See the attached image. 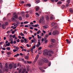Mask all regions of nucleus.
Returning a JSON list of instances; mask_svg holds the SVG:
<instances>
[{"label":"nucleus","mask_w":73,"mask_h":73,"mask_svg":"<svg viewBox=\"0 0 73 73\" xmlns=\"http://www.w3.org/2000/svg\"><path fill=\"white\" fill-rule=\"evenodd\" d=\"M48 51L47 50H44L43 51V54L44 56H47L48 55Z\"/></svg>","instance_id":"1"},{"label":"nucleus","mask_w":73,"mask_h":73,"mask_svg":"<svg viewBox=\"0 0 73 73\" xmlns=\"http://www.w3.org/2000/svg\"><path fill=\"white\" fill-rule=\"evenodd\" d=\"M59 34V33L57 30H55V31H54L52 33V35H55L56 34Z\"/></svg>","instance_id":"2"},{"label":"nucleus","mask_w":73,"mask_h":73,"mask_svg":"<svg viewBox=\"0 0 73 73\" xmlns=\"http://www.w3.org/2000/svg\"><path fill=\"white\" fill-rule=\"evenodd\" d=\"M42 60L45 63H47L48 62V60L46 58H42Z\"/></svg>","instance_id":"3"},{"label":"nucleus","mask_w":73,"mask_h":73,"mask_svg":"<svg viewBox=\"0 0 73 73\" xmlns=\"http://www.w3.org/2000/svg\"><path fill=\"white\" fill-rule=\"evenodd\" d=\"M8 64L7 63H6L5 65V67L4 68V70H5L6 72L8 71Z\"/></svg>","instance_id":"4"},{"label":"nucleus","mask_w":73,"mask_h":73,"mask_svg":"<svg viewBox=\"0 0 73 73\" xmlns=\"http://www.w3.org/2000/svg\"><path fill=\"white\" fill-rule=\"evenodd\" d=\"M17 14L16 13H15L13 14V15L15 18L16 19H17L18 18V16Z\"/></svg>","instance_id":"5"},{"label":"nucleus","mask_w":73,"mask_h":73,"mask_svg":"<svg viewBox=\"0 0 73 73\" xmlns=\"http://www.w3.org/2000/svg\"><path fill=\"white\" fill-rule=\"evenodd\" d=\"M31 41L32 43H33L34 42L35 43H37V40L36 39H35V38H33V40H31Z\"/></svg>","instance_id":"6"},{"label":"nucleus","mask_w":73,"mask_h":73,"mask_svg":"<svg viewBox=\"0 0 73 73\" xmlns=\"http://www.w3.org/2000/svg\"><path fill=\"white\" fill-rule=\"evenodd\" d=\"M9 41L10 42V43L11 44H13V39L12 38H9Z\"/></svg>","instance_id":"7"},{"label":"nucleus","mask_w":73,"mask_h":73,"mask_svg":"<svg viewBox=\"0 0 73 73\" xmlns=\"http://www.w3.org/2000/svg\"><path fill=\"white\" fill-rule=\"evenodd\" d=\"M39 56V54H38L36 56V58H35V61L34 62V63H35L37 61V59H38V57Z\"/></svg>","instance_id":"8"},{"label":"nucleus","mask_w":73,"mask_h":73,"mask_svg":"<svg viewBox=\"0 0 73 73\" xmlns=\"http://www.w3.org/2000/svg\"><path fill=\"white\" fill-rule=\"evenodd\" d=\"M43 29H47L48 27V26L47 25H45L44 26H42Z\"/></svg>","instance_id":"9"},{"label":"nucleus","mask_w":73,"mask_h":73,"mask_svg":"<svg viewBox=\"0 0 73 73\" xmlns=\"http://www.w3.org/2000/svg\"><path fill=\"white\" fill-rule=\"evenodd\" d=\"M9 46H10V42H9L8 44H7L5 45V44L4 45V46H5V47Z\"/></svg>","instance_id":"10"},{"label":"nucleus","mask_w":73,"mask_h":73,"mask_svg":"<svg viewBox=\"0 0 73 73\" xmlns=\"http://www.w3.org/2000/svg\"><path fill=\"white\" fill-rule=\"evenodd\" d=\"M38 65L39 66H41L42 65V61H40L38 62Z\"/></svg>","instance_id":"11"},{"label":"nucleus","mask_w":73,"mask_h":73,"mask_svg":"<svg viewBox=\"0 0 73 73\" xmlns=\"http://www.w3.org/2000/svg\"><path fill=\"white\" fill-rule=\"evenodd\" d=\"M9 68L10 69H11L13 67L12 64H10L9 65Z\"/></svg>","instance_id":"12"},{"label":"nucleus","mask_w":73,"mask_h":73,"mask_svg":"<svg viewBox=\"0 0 73 73\" xmlns=\"http://www.w3.org/2000/svg\"><path fill=\"white\" fill-rule=\"evenodd\" d=\"M14 48H16V50L17 51H18L19 49V48L18 46H14Z\"/></svg>","instance_id":"13"},{"label":"nucleus","mask_w":73,"mask_h":73,"mask_svg":"<svg viewBox=\"0 0 73 73\" xmlns=\"http://www.w3.org/2000/svg\"><path fill=\"white\" fill-rule=\"evenodd\" d=\"M5 26H6L5 25H4V24H3L2 25V28L3 29H6V27H5Z\"/></svg>","instance_id":"14"},{"label":"nucleus","mask_w":73,"mask_h":73,"mask_svg":"<svg viewBox=\"0 0 73 73\" xmlns=\"http://www.w3.org/2000/svg\"><path fill=\"white\" fill-rule=\"evenodd\" d=\"M39 69H40V70H41V71H42V72H44V70H43L42 68L41 67H40Z\"/></svg>","instance_id":"15"},{"label":"nucleus","mask_w":73,"mask_h":73,"mask_svg":"<svg viewBox=\"0 0 73 73\" xmlns=\"http://www.w3.org/2000/svg\"><path fill=\"white\" fill-rule=\"evenodd\" d=\"M29 66H27V70L28 71H29V72H31V70L29 69Z\"/></svg>","instance_id":"16"},{"label":"nucleus","mask_w":73,"mask_h":73,"mask_svg":"<svg viewBox=\"0 0 73 73\" xmlns=\"http://www.w3.org/2000/svg\"><path fill=\"white\" fill-rule=\"evenodd\" d=\"M55 25V23L53 22L50 25V26L51 27H54V25Z\"/></svg>","instance_id":"17"},{"label":"nucleus","mask_w":73,"mask_h":73,"mask_svg":"<svg viewBox=\"0 0 73 73\" xmlns=\"http://www.w3.org/2000/svg\"><path fill=\"white\" fill-rule=\"evenodd\" d=\"M66 41L67 44H69L70 43V41H69L68 40V39H67L66 40Z\"/></svg>","instance_id":"18"},{"label":"nucleus","mask_w":73,"mask_h":73,"mask_svg":"<svg viewBox=\"0 0 73 73\" xmlns=\"http://www.w3.org/2000/svg\"><path fill=\"white\" fill-rule=\"evenodd\" d=\"M45 18H46V19L47 20H49V17L47 15H46L45 16Z\"/></svg>","instance_id":"19"},{"label":"nucleus","mask_w":73,"mask_h":73,"mask_svg":"<svg viewBox=\"0 0 73 73\" xmlns=\"http://www.w3.org/2000/svg\"><path fill=\"white\" fill-rule=\"evenodd\" d=\"M55 40L54 39H52L50 40V41L52 43H54L55 42Z\"/></svg>","instance_id":"20"},{"label":"nucleus","mask_w":73,"mask_h":73,"mask_svg":"<svg viewBox=\"0 0 73 73\" xmlns=\"http://www.w3.org/2000/svg\"><path fill=\"white\" fill-rule=\"evenodd\" d=\"M40 2V1L39 0H36V1H35V3H36V4H38Z\"/></svg>","instance_id":"21"},{"label":"nucleus","mask_w":73,"mask_h":73,"mask_svg":"<svg viewBox=\"0 0 73 73\" xmlns=\"http://www.w3.org/2000/svg\"><path fill=\"white\" fill-rule=\"evenodd\" d=\"M22 15L23 16V17H25V15L24 13L23 12L22 13Z\"/></svg>","instance_id":"22"},{"label":"nucleus","mask_w":73,"mask_h":73,"mask_svg":"<svg viewBox=\"0 0 73 73\" xmlns=\"http://www.w3.org/2000/svg\"><path fill=\"white\" fill-rule=\"evenodd\" d=\"M69 11L71 13H73V10L72 9H70L69 10Z\"/></svg>","instance_id":"23"},{"label":"nucleus","mask_w":73,"mask_h":73,"mask_svg":"<svg viewBox=\"0 0 73 73\" xmlns=\"http://www.w3.org/2000/svg\"><path fill=\"white\" fill-rule=\"evenodd\" d=\"M44 17H41L40 18V20H41V21H43L44 20Z\"/></svg>","instance_id":"24"},{"label":"nucleus","mask_w":73,"mask_h":73,"mask_svg":"<svg viewBox=\"0 0 73 73\" xmlns=\"http://www.w3.org/2000/svg\"><path fill=\"white\" fill-rule=\"evenodd\" d=\"M25 58L27 60H28L29 59V57L28 56H25Z\"/></svg>","instance_id":"25"},{"label":"nucleus","mask_w":73,"mask_h":73,"mask_svg":"<svg viewBox=\"0 0 73 73\" xmlns=\"http://www.w3.org/2000/svg\"><path fill=\"white\" fill-rule=\"evenodd\" d=\"M19 54H15V55H14V57H17L18 56H19Z\"/></svg>","instance_id":"26"},{"label":"nucleus","mask_w":73,"mask_h":73,"mask_svg":"<svg viewBox=\"0 0 73 73\" xmlns=\"http://www.w3.org/2000/svg\"><path fill=\"white\" fill-rule=\"evenodd\" d=\"M7 50L9 51L11 50V48L9 47H7Z\"/></svg>","instance_id":"27"},{"label":"nucleus","mask_w":73,"mask_h":73,"mask_svg":"<svg viewBox=\"0 0 73 73\" xmlns=\"http://www.w3.org/2000/svg\"><path fill=\"white\" fill-rule=\"evenodd\" d=\"M26 71V69H24L23 72H22L21 73H24Z\"/></svg>","instance_id":"28"},{"label":"nucleus","mask_w":73,"mask_h":73,"mask_svg":"<svg viewBox=\"0 0 73 73\" xmlns=\"http://www.w3.org/2000/svg\"><path fill=\"white\" fill-rule=\"evenodd\" d=\"M39 33H41V32L40 30H38V32H37V34H39Z\"/></svg>","instance_id":"29"},{"label":"nucleus","mask_w":73,"mask_h":73,"mask_svg":"<svg viewBox=\"0 0 73 73\" xmlns=\"http://www.w3.org/2000/svg\"><path fill=\"white\" fill-rule=\"evenodd\" d=\"M62 4V2L61 1L58 2L57 3V4Z\"/></svg>","instance_id":"30"},{"label":"nucleus","mask_w":73,"mask_h":73,"mask_svg":"<svg viewBox=\"0 0 73 73\" xmlns=\"http://www.w3.org/2000/svg\"><path fill=\"white\" fill-rule=\"evenodd\" d=\"M30 51L32 52L33 53V48H32L30 49Z\"/></svg>","instance_id":"31"},{"label":"nucleus","mask_w":73,"mask_h":73,"mask_svg":"<svg viewBox=\"0 0 73 73\" xmlns=\"http://www.w3.org/2000/svg\"><path fill=\"white\" fill-rule=\"evenodd\" d=\"M62 9H64L65 8V5H63L62 6Z\"/></svg>","instance_id":"32"},{"label":"nucleus","mask_w":73,"mask_h":73,"mask_svg":"<svg viewBox=\"0 0 73 73\" xmlns=\"http://www.w3.org/2000/svg\"><path fill=\"white\" fill-rule=\"evenodd\" d=\"M49 52L50 53L52 54V53H53V51L52 50H50L49 51Z\"/></svg>","instance_id":"33"},{"label":"nucleus","mask_w":73,"mask_h":73,"mask_svg":"<svg viewBox=\"0 0 73 73\" xmlns=\"http://www.w3.org/2000/svg\"><path fill=\"white\" fill-rule=\"evenodd\" d=\"M39 7H38L37 8H36V11H38V10H39Z\"/></svg>","instance_id":"34"},{"label":"nucleus","mask_w":73,"mask_h":73,"mask_svg":"<svg viewBox=\"0 0 73 73\" xmlns=\"http://www.w3.org/2000/svg\"><path fill=\"white\" fill-rule=\"evenodd\" d=\"M50 19L51 20H52L54 19L53 16H51Z\"/></svg>","instance_id":"35"},{"label":"nucleus","mask_w":73,"mask_h":73,"mask_svg":"<svg viewBox=\"0 0 73 73\" xmlns=\"http://www.w3.org/2000/svg\"><path fill=\"white\" fill-rule=\"evenodd\" d=\"M48 54L47 55H48V56H52V54H50V53H48Z\"/></svg>","instance_id":"36"},{"label":"nucleus","mask_w":73,"mask_h":73,"mask_svg":"<svg viewBox=\"0 0 73 73\" xmlns=\"http://www.w3.org/2000/svg\"><path fill=\"white\" fill-rule=\"evenodd\" d=\"M58 26L57 25L55 26L54 27V28H55V29H57V28H58Z\"/></svg>","instance_id":"37"},{"label":"nucleus","mask_w":73,"mask_h":73,"mask_svg":"<svg viewBox=\"0 0 73 73\" xmlns=\"http://www.w3.org/2000/svg\"><path fill=\"white\" fill-rule=\"evenodd\" d=\"M42 53V50H40V51H39V53H38V54H41Z\"/></svg>","instance_id":"38"},{"label":"nucleus","mask_w":73,"mask_h":73,"mask_svg":"<svg viewBox=\"0 0 73 73\" xmlns=\"http://www.w3.org/2000/svg\"><path fill=\"white\" fill-rule=\"evenodd\" d=\"M17 65L16 64H15L14 65V67L15 68H16L17 67Z\"/></svg>","instance_id":"39"},{"label":"nucleus","mask_w":73,"mask_h":73,"mask_svg":"<svg viewBox=\"0 0 73 73\" xmlns=\"http://www.w3.org/2000/svg\"><path fill=\"white\" fill-rule=\"evenodd\" d=\"M21 35L22 36H25L22 33H21Z\"/></svg>","instance_id":"40"},{"label":"nucleus","mask_w":73,"mask_h":73,"mask_svg":"<svg viewBox=\"0 0 73 73\" xmlns=\"http://www.w3.org/2000/svg\"><path fill=\"white\" fill-rule=\"evenodd\" d=\"M39 27L38 24L35 25V27Z\"/></svg>","instance_id":"41"},{"label":"nucleus","mask_w":73,"mask_h":73,"mask_svg":"<svg viewBox=\"0 0 73 73\" xmlns=\"http://www.w3.org/2000/svg\"><path fill=\"white\" fill-rule=\"evenodd\" d=\"M70 0H67L66 2H67L68 3H70Z\"/></svg>","instance_id":"42"},{"label":"nucleus","mask_w":73,"mask_h":73,"mask_svg":"<svg viewBox=\"0 0 73 73\" xmlns=\"http://www.w3.org/2000/svg\"><path fill=\"white\" fill-rule=\"evenodd\" d=\"M10 33H11V31H7V33L8 34H9Z\"/></svg>","instance_id":"43"},{"label":"nucleus","mask_w":73,"mask_h":73,"mask_svg":"<svg viewBox=\"0 0 73 73\" xmlns=\"http://www.w3.org/2000/svg\"><path fill=\"white\" fill-rule=\"evenodd\" d=\"M27 6H28L29 7H31V5L30 4H28L27 5Z\"/></svg>","instance_id":"44"},{"label":"nucleus","mask_w":73,"mask_h":73,"mask_svg":"<svg viewBox=\"0 0 73 73\" xmlns=\"http://www.w3.org/2000/svg\"><path fill=\"white\" fill-rule=\"evenodd\" d=\"M26 45L27 47H30L31 46V45L30 46H29V44H27Z\"/></svg>","instance_id":"45"},{"label":"nucleus","mask_w":73,"mask_h":73,"mask_svg":"<svg viewBox=\"0 0 73 73\" xmlns=\"http://www.w3.org/2000/svg\"><path fill=\"white\" fill-rule=\"evenodd\" d=\"M0 67L1 68L3 67V66L1 63H0Z\"/></svg>","instance_id":"46"},{"label":"nucleus","mask_w":73,"mask_h":73,"mask_svg":"<svg viewBox=\"0 0 73 73\" xmlns=\"http://www.w3.org/2000/svg\"><path fill=\"white\" fill-rule=\"evenodd\" d=\"M7 54L8 55H9L11 54V52H7Z\"/></svg>","instance_id":"47"},{"label":"nucleus","mask_w":73,"mask_h":73,"mask_svg":"<svg viewBox=\"0 0 73 73\" xmlns=\"http://www.w3.org/2000/svg\"><path fill=\"white\" fill-rule=\"evenodd\" d=\"M19 19L20 20H22V17H19Z\"/></svg>","instance_id":"48"},{"label":"nucleus","mask_w":73,"mask_h":73,"mask_svg":"<svg viewBox=\"0 0 73 73\" xmlns=\"http://www.w3.org/2000/svg\"><path fill=\"white\" fill-rule=\"evenodd\" d=\"M27 63L28 64H31L32 63L31 62H29V61H27Z\"/></svg>","instance_id":"49"},{"label":"nucleus","mask_w":73,"mask_h":73,"mask_svg":"<svg viewBox=\"0 0 73 73\" xmlns=\"http://www.w3.org/2000/svg\"><path fill=\"white\" fill-rule=\"evenodd\" d=\"M49 47L50 48H52L53 47V46L52 45H50L49 46Z\"/></svg>","instance_id":"50"},{"label":"nucleus","mask_w":73,"mask_h":73,"mask_svg":"<svg viewBox=\"0 0 73 73\" xmlns=\"http://www.w3.org/2000/svg\"><path fill=\"white\" fill-rule=\"evenodd\" d=\"M35 14H36V15H37L38 16H40V15H39V14H38V13H35Z\"/></svg>","instance_id":"51"},{"label":"nucleus","mask_w":73,"mask_h":73,"mask_svg":"<svg viewBox=\"0 0 73 73\" xmlns=\"http://www.w3.org/2000/svg\"><path fill=\"white\" fill-rule=\"evenodd\" d=\"M21 42H22V43H23V42H24V40H23L21 39Z\"/></svg>","instance_id":"52"},{"label":"nucleus","mask_w":73,"mask_h":73,"mask_svg":"<svg viewBox=\"0 0 73 73\" xmlns=\"http://www.w3.org/2000/svg\"><path fill=\"white\" fill-rule=\"evenodd\" d=\"M29 23L27 21H25L24 22V24H27Z\"/></svg>","instance_id":"53"},{"label":"nucleus","mask_w":73,"mask_h":73,"mask_svg":"<svg viewBox=\"0 0 73 73\" xmlns=\"http://www.w3.org/2000/svg\"><path fill=\"white\" fill-rule=\"evenodd\" d=\"M15 37H16L15 35H13V38H15Z\"/></svg>","instance_id":"54"},{"label":"nucleus","mask_w":73,"mask_h":73,"mask_svg":"<svg viewBox=\"0 0 73 73\" xmlns=\"http://www.w3.org/2000/svg\"><path fill=\"white\" fill-rule=\"evenodd\" d=\"M69 4H67L66 5V6L67 7H69Z\"/></svg>","instance_id":"55"},{"label":"nucleus","mask_w":73,"mask_h":73,"mask_svg":"<svg viewBox=\"0 0 73 73\" xmlns=\"http://www.w3.org/2000/svg\"><path fill=\"white\" fill-rule=\"evenodd\" d=\"M17 51L16 49H13V52H16Z\"/></svg>","instance_id":"56"},{"label":"nucleus","mask_w":73,"mask_h":73,"mask_svg":"<svg viewBox=\"0 0 73 73\" xmlns=\"http://www.w3.org/2000/svg\"><path fill=\"white\" fill-rule=\"evenodd\" d=\"M29 14H27L26 15V17H29Z\"/></svg>","instance_id":"57"},{"label":"nucleus","mask_w":73,"mask_h":73,"mask_svg":"<svg viewBox=\"0 0 73 73\" xmlns=\"http://www.w3.org/2000/svg\"><path fill=\"white\" fill-rule=\"evenodd\" d=\"M11 20H12V21H13L14 20H15V19L14 18H12L11 19Z\"/></svg>","instance_id":"58"},{"label":"nucleus","mask_w":73,"mask_h":73,"mask_svg":"<svg viewBox=\"0 0 73 73\" xmlns=\"http://www.w3.org/2000/svg\"><path fill=\"white\" fill-rule=\"evenodd\" d=\"M32 38V37H29V40H31Z\"/></svg>","instance_id":"59"},{"label":"nucleus","mask_w":73,"mask_h":73,"mask_svg":"<svg viewBox=\"0 0 73 73\" xmlns=\"http://www.w3.org/2000/svg\"><path fill=\"white\" fill-rule=\"evenodd\" d=\"M35 47H36V45L33 46V48H33V49H34L35 48Z\"/></svg>","instance_id":"60"},{"label":"nucleus","mask_w":73,"mask_h":73,"mask_svg":"<svg viewBox=\"0 0 73 73\" xmlns=\"http://www.w3.org/2000/svg\"><path fill=\"white\" fill-rule=\"evenodd\" d=\"M18 38L20 39H21V36H18Z\"/></svg>","instance_id":"61"},{"label":"nucleus","mask_w":73,"mask_h":73,"mask_svg":"<svg viewBox=\"0 0 73 73\" xmlns=\"http://www.w3.org/2000/svg\"><path fill=\"white\" fill-rule=\"evenodd\" d=\"M5 24L6 26H7V25H8V23L7 22H5Z\"/></svg>","instance_id":"62"},{"label":"nucleus","mask_w":73,"mask_h":73,"mask_svg":"<svg viewBox=\"0 0 73 73\" xmlns=\"http://www.w3.org/2000/svg\"><path fill=\"white\" fill-rule=\"evenodd\" d=\"M25 2L23 1H22L21 2V3L22 4L23 3H24Z\"/></svg>","instance_id":"63"},{"label":"nucleus","mask_w":73,"mask_h":73,"mask_svg":"<svg viewBox=\"0 0 73 73\" xmlns=\"http://www.w3.org/2000/svg\"><path fill=\"white\" fill-rule=\"evenodd\" d=\"M20 23H21V22H19L16 24L18 25L20 24Z\"/></svg>","instance_id":"64"}]
</instances>
